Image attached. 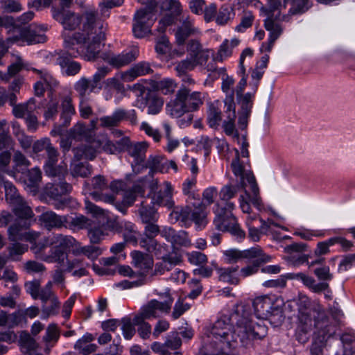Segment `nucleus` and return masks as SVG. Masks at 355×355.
Instances as JSON below:
<instances>
[{"label": "nucleus", "instance_id": "nucleus-1", "mask_svg": "<svg viewBox=\"0 0 355 355\" xmlns=\"http://www.w3.org/2000/svg\"><path fill=\"white\" fill-rule=\"evenodd\" d=\"M250 316V311L245 306L238 304L229 315H223L214 323L210 331L211 355H232L230 352L237 347L239 340L248 347L253 340L266 336L267 327L253 322Z\"/></svg>", "mask_w": 355, "mask_h": 355}, {"label": "nucleus", "instance_id": "nucleus-2", "mask_svg": "<svg viewBox=\"0 0 355 355\" xmlns=\"http://www.w3.org/2000/svg\"><path fill=\"white\" fill-rule=\"evenodd\" d=\"M56 19L63 26L62 37L67 54L76 58L85 50V58L94 60L99 56L102 44L105 40L107 24L98 17L96 12L87 11L84 15L82 33H71L80 24L82 19L78 15L69 10H62L57 15Z\"/></svg>", "mask_w": 355, "mask_h": 355}, {"label": "nucleus", "instance_id": "nucleus-3", "mask_svg": "<svg viewBox=\"0 0 355 355\" xmlns=\"http://www.w3.org/2000/svg\"><path fill=\"white\" fill-rule=\"evenodd\" d=\"M297 304L298 314L296 339L301 343H306L310 332L314 329L311 352L312 355H322L323 347L327 340L336 333V327L320 306H311L308 297H300Z\"/></svg>", "mask_w": 355, "mask_h": 355}, {"label": "nucleus", "instance_id": "nucleus-4", "mask_svg": "<svg viewBox=\"0 0 355 355\" xmlns=\"http://www.w3.org/2000/svg\"><path fill=\"white\" fill-rule=\"evenodd\" d=\"M241 188H243L241 183L223 186L219 192L220 199L213 208L215 214L214 224L216 229L222 232H229L240 240L245 238V234L241 229L232 214L236 205L232 199L236 197Z\"/></svg>", "mask_w": 355, "mask_h": 355}, {"label": "nucleus", "instance_id": "nucleus-5", "mask_svg": "<svg viewBox=\"0 0 355 355\" xmlns=\"http://www.w3.org/2000/svg\"><path fill=\"white\" fill-rule=\"evenodd\" d=\"M196 184L195 175L183 182L182 189L183 194L187 196V205L175 207L171 215L185 225H189L193 222L198 228L201 229L207 223V212L205 211V204L194 191Z\"/></svg>", "mask_w": 355, "mask_h": 355}, {"label": "nucleus", "instance_id": "nucleus-6", "mask_svg": "<svg viewBox=\"0 0 355 355\" xmlns=\"http://www.w3.org/2000/svg\"><path fill=\"white\" fill-rule=\"evenodd\" d=\"M205 94L200 92H191L186 87L178 89L175 98L166 105L168 114L178 118L186 112H191L199 109L203 104Z\"/></svg>", "mask_w": 355, "mask_h": 355}, {"label": "nucleus", "instance_id": "nucleus-7", "mask_svg": "<svg viewBox=\"0 0 355 355\" xmlns=\"http://www.w3.org/2000/svg\"><path fill=\"white\" fill-rule=\"evenodd\" d=\"M144 8L139 9L135 15L132 31L137 38H143L150 33L155 21L154 10L157 6L155 0H138Z\"/></svg>", "mask_w": 355, "mask_h": 355}, {"label": "nucleus", "instance_id": "nucleus-8", "mask_svg": "<svg viewBox=\"0 0 355 355\" xmlns=\"http://www.w3.org/2000/svg\"><path fill=\"white\" fill-rule=\"evenodd\" d=\"M0 184H3L5 189L6 200L12 207L15 214L19 218H32L34 214L27 202L19 193L14 184L6 181L0 175Z\"/></svg>", "mask_w": 355, "mask_h": 355}, {"label": "nucleus", "instance_id": "nucleus-9", "mask_svg": "<svg viewBox=\"0 0 355 355\" xmlns=\"http://www.w3.org/2000/svg\"><path fill=\"white\" fill-rule=\"evenodd\" d=\"M17 33L9 36L6 39V43L26 42L28 45L44 43L46 40L45 32L46 27L44 25L32 24L28 26L23 27L21 30H17Z\"/></svg>", "mask_w": 355, "mask_h": 355}, {"label": "nucleus", "instance_id": "nucleus-10", "mask_svg": "<svg viewBox=\"0 0 355 355\" xmlns=\"http://www.w3.org/2000/svg\"><path fill=\"white\" fill-rule=\"evenodd\" d=\"M252 306L257 318L268 319L272 322V318L276 316L277 317L278 322H282V311L278 307H273L272 302L270 297L267 295L257 297L252 302Z\"/></svg>", "mask_w": 355, "mask_h": 355}, {"label": "nucleus", "instance_id": "nucleus-11", "mask_svg": "<svg viewBox=\"0 0 355 355\" xmlns=\"http://www.w3.org/2000/svg\"><path fill=\"white\" fill-rule=\"evenodd\" d=\"M31 218H19L10 225L8 230V239L10 241H26L32 245L40 236V233L35 231L22 232V230L28 229L31 225Z\"/></svg>", "mask_w": 355, "mask_h": 355}, {"label": "nucleus", "instance_id": "nucleus-12", "mask_svg": "<svg viewBox=\"0 0 355 355\" xmlns=\"http://www.w3.org/2000/svg\"><path fill=\"white\" fill-rule=\"evenodd\" d=\"M173 302V298L169 293H164V300L159 302L157 300H151L141 309L139 315L145 320L156 318L162 313H168Z\"/></svg>", "mask_w": 355, "mask_h": 355}, {"label": "nucleus", "instance_id": "nucleus-13", "mask_svg": "<svg viewBox=\"0 0 355 355\" xmlns=\"http://www.w3.org/2000/svg\"><path fill=\"white\" fill-rule=\"evenodd\" d=\"M280 21H288V16L282 15V18H274L273 17H267L264 20V28L269 32L268 39L266 42H263L261 51L270 52L275 41L282 34L284 28L280 24Z\"/></svg>", "mask_w": 355, "mask_h": 355}, {"label": "nucleus", "instance_id": "nucleus-14", "mask_svg": "<svg viewBox=\"0 0 355 355\" xmlns=\"http://www.w3.org/2000/svg\"><path fill=\"white\" fill-rule=\"evenodd\" d=\"M119 144L123 146V150L134 159L132 166L134 164L140 166L145 162L146 153L148 148V144L146 141L132 143L129 138L123 137L119 141Z\"/></svg>", "mask_w": 355, "mask_h": 355}, {"label": "nucleus", "instance_id": "nucleus-15", "mask_svg": "<svg viewBox=\"0 0 355 355\" xmlns=\"http://www.w3.org/2000/svg\"><path fill=\"white\" fill-rule=\"evenodd\" d=\"M101 146V141L95 137L87 140L85 144H82L72 149L74 159L77 161L83 159L92 160L96 157Z\"/></svg>", "mask_w": 355, "mask_h": 355}, {"label": "nucleus", "instance_id": "nucleus-16", "mask_svg": "<svg viewBox=\"0 0 355 355\" xmlns=\"http://www.w3.org/2000/svg\"><path fill=\"white\" fill-rule=\"evenodd\" d=\"M75 243L76 239L71 236L54 234L44 238L43 241L33 243L31 250L37 254L49 245H58L60 246L71 247L73 246Z\"/></svg>", "mask_w": 355, "mask_h": 355}, {"label": "nucleus", "instance_id": "nucleus-17", "mask_svg": "<svg viewBox=\"0 0 355 355\" xmlns=\"http://www.w3.org/2000/svg\"><path fill=\"white\" fill-rule=\"evenodd\" d=\"M132 265L138 274L144 277L153 269L154 259L152 255L139 250H133L130 253Z\"/></svg>", "mask_w": 355, "mask_h": 355}, {"label": "nucleus", "instance_id": "nucleus-18", "mask_svg": "<svg viewBox=\"0 0 355 355\" xmlns=\"http://www.w3.org/2000/svg\"><path fill=\"white\" fill-rule=\"evenodd\" d=\"M335 244H339L345 252L349 251L354 246L352 241L347 240L343 236H334L325 241L318 242L314 250V254L318 257L327 254L330 252V247Z\"/></svg>", "mask_w": 355, "mask_h": 355}, {"label": "nucleus", "instance_id": "nucleus-19", "mask_svg": "<svg viewBox=\"0 0 355 355\" xmlns=\"http://www.w3.org/2000/svg\"><path fill=\"white\" fill-rule=\"evenodd\" d=\"M72 191V186L65 180H54L47 183L43 190L44 195L55 200H59L63 196Z\"/></svg>", "mask_w": 355, "mask_h": 355}, {"label": "nucleus", "instance_id": "nucleus-20", "mask_svg": "<svg viewBox=\"0 0 355 355\" xmlns=\"http://www.w3.org/2000/svg\"><path fill=\"white\" fill-rule=\"evenodd\" d=\"M139 55V51L135 48L128 51H123L119 54L104 55L102 58L115 68H120L129 64L135 60Z\"/></svg>", "mask_w": 355, "mask_h": 355}, {"label": "nucleus", "instance_id": "nucleus-21", "mask_svg": "<svg viewBox=\"0 0 355 355\" xmlns=\"http://www.w3.org/2000/svg\"><path fill=\"white\" fill-rule=\"evenodd\" d=\"M173 190L171 182H164L159 191L153 196V200L154 203L168 208H172L175 205L173 200Z\"/></svg>", "mask_w": 355, "mask_h": 355}, {"label": "nucleus", "instance_id": "nucleus-22", "mask_svg": "<svg viewBox=\"0 0 355 355\" xmlns=\"http://www.w3.org/2000/svg\"><path fill=\"white\" fill-rule=\"evenodd\" d=\"M288 277L291 279L301 281L306 287L313 293H321L329 288L327 282H316L313 277L306 275L303 272L290 273Z\"/></svg>", "mask_w": 355, "mask_h": 355}, {"label": "nucleus", "instance_id": "nucleus-23", "mask_svg": "<svg viewBox=\"0 0 355 355\" xmlns=\"http://www.w3.org/2000/svg\"><path fill=\"white\" fill-rule=\"evenodd\" d=\"M248 187L243 188L246 198L259 210L263 208V205L259 196V188L253 174H248L246 177Z\"/></svg>", "mask_w": 355, "mask_h": 355}, {"label": "nucleus", "instance_id": "nucleus-24", "mask_svg": "<svg viewBox=\"0 0 355 355\" xmlns=\"http://www.w3.org/2000/svg\"><path fill=\"white\" fill-rule=\"evenodd\" d=\"M7 250L8 254L7 256H2L0 254V268H2L8 261V260L19 261L21 256L28 251V246L26 244H23L17 241H12Z\"/></svg>", "mask_w": 355, "mask_h": 355}, {"label": "nucleus", "instance_id": "nucleus-25", "mask_svg": "<svg viewBox=\"0 0 355 355\" xmlns=\"http://www.w3.org/2000/svg\"><path fill=\"white\" fill-rule=\"evenodd\" d=\"M162 8L168 10L170 13L166 14L160 21L167 26L173 24L182 11L179 0H164Z\"/></svg>", "mask_w": 355, "mask_h": 355}, {"label": "nucleus", "instance_id": "nucleus-26", "mask_svg": "<svg viewBox=\"0 0 355 355\" xmlns=\"http://www.w3.org/2000/svg\"><path fill=\"white\" fill-rule=\"evenodd\" d=\"M196 32L198 30L193 26V21L189 17L183 19L182 25L177 28L175 33L177 44L184 45L186 40Z\"/></svg>", "mask_w": 355, "mask_h": 355}, {"label": "nucleus", "instance_id": "nucleus-27", "mask_svg": "<svg viewBox=\"0 0 355 355\" xmlns=\"http://www.w3.org/2000/svg\"><path fill=\"white\" fill-rule=\"evenodd\" d=\"M60 120L62 125L67 127L71 121V117L76 113L75 107L72 103V98L69 95H64L60 98Z\"/></svg>", "mask_w": 355, "mask_h": 355}, {"label": "nucleus", "instance_id": "nucleus-28", "mask_svg": "<svg viewBox=\"0 0 355 355\" xmlns=\"http://www.w3.org/2000/svg\"><path fill=\"white\" fill-rule=\"evenodd\" d=\"M40 220L49 230L54 227L60 228L64 226L67 222L65 216L57 215L52 211H48L42 213L40 216Z\"/></svg>", "mask_w": 355, "mask_h": 355}, {"label": "nucleus", "instance_id": "nucleus-29", "mask_svg": "<svg viewBox=\"0 0 355 355\" xmlns=\"http://www.w3.org/2000/svg\"><path fill=\"white\" fill-rule=\"evenodd\" d=\"M69 138L76 141H87L94 137V131L85 123L78 122L70 128Z\"/></svg>", "mask_w": 355, "mask_h": 355}, {"label": "nucleus", "instance_id": "nucleus-30", "mask_svg": "<svg viewBox=\"0 0 355 355\" xmlns=\"http://www.w3.org/2000/svg\"><path fill=\"white\" fill-rule=\"evenodd\" d=\"M56 62L60 67L62 73L67 76H75L81 69V64L79 62L64 55L59 56Z\"/></svg>", "mask_w": 355, "mask_h": 355}, {"label": "nucleus", "instance_id": "nucleus-31", "mask_svg": "<svg viewBox=\"0 0 355 355\" xmlns=\"http://www.w3.org/2000/svg\"><path fill=\"white\" fill-rule=\"evenodd\" d=\"M80 100L87 101L91 93H98L90 80L86 77H81L73 85Z\"/></svg>", "mask_w": 355, "mask_h": 355}, {"label": "nucleus", "instance_id": "nucleus-32", "mask_svg": "<svg viewBox=\"0 0 355 355\" xmlns=\"http://www.w3.org/2000/svg\"><path fill=\"white\" fill-rule=\"evenodd\" d=\"M94 340L92 334L87 333L78 339L74 344V349L82 355H89L96 351L98 347L94 343H90Z\"/></svg>", "mask_w": 355, "mask_h": 355}, {"label": "nucleus", "instance_id": "nucleus-33", "mask_svg": "<svg viewBox=\"0 0 355 355\" xmlns=\"http://www.w3.org/2000/svg\"><path fill=\"white\" fill-rule=\"evenodd\" d=\"M71 248V247L60 246L58 245H53V247L50 250V254L46 255L44 260L48 263H56L60 266L65 265L66 261L68 258V254L64 251Z\"/></svg>", "mask_w": 355, "mask_h": 355}, {"label": "nucleus", "instance_id": "nucleus-34", "mask_svg": "<svg viewBox=\"0 0 355 355\" xmlns=\"http://www.w3.org/2000/svg\"><path fill=\"white\" fill-rule=\"evenodd\" d=\"M221 119L220 102L216 100L214 102L208 103L207 120L209 127L211 128H217Z\"/></svg>", "mask_w": 355, "mask_h": 355}, {"label": "nucleus", "instance_id": "nucleus-35", "mask_svg": "<svg viewBox=\"0 0 355 355\" xmlns=\"http://www.w3.org/2000/svg\"><path fill=\"white\" fill-rule=\"evenodd\" d=\"M238 270L239 266L216 268L219 280L233 285H237L240 282Z\"/></svg>", "mask_w": 355, "mask_h": 355}, {"label": "nucleus", "instance_id": "nucleus-36", "mask_svg": "<svg viewBox=\"0 0 355 355\" xmlns=\"http://www.w3.org/2000/svg\"><path fill=\"white\" fill-rule=\"evenodd\" d=\"M153 69L150 68V64L146 62H139L135 64L129 70L124 73V78H127L128 81H132L135 78L145 76L153 73Z\"/></svg>", "mask_w": 355, "mask_h": 355}, {"label": "nucleus", "instance_id": "nucleus-37", "mask_svg": "<svg viewBox=\"0 0 355 355\" xmlns=\"http://www.w3.org/2000/svg\"><path fill=\"white\" fill-rule=\"evenodd\" d=\"M119 233H122L124 241L132 243L134 245L138 244L137 232L135 225L130 221L123 220L121 225V230Z\"/></svg>", "mask_w": 355, "mask_h": 355}, {"label": "nucleus", "instance_id": "nucleus-38", "mask_svg": "<svg viewBox=\"0 0 355 355\" xmlns=\"http://www.w3.org/2000/svg\"><path fill=\"white\" fill-rule=\"evenodd\" d=\"M180 259L177 257L166 255L162 257V261L157 262L155 265L153 275H159L165 272V271L171 270L173 267L178 265Z\"/></svg>", "mask_w": 355, "mask_h": 355}, {"label": "nucleus", "instance_id": "nucleus-39", "mask_svg": "<svg viewBox=\"0 0 355 355\" xmlns=\"http://www.w3.org/2000/svg\"><path fill=\"white\" fill-rule=\"evenodd\" d=\"M235 16L233 8L223 4L217 11L215 22L218 26H225L232 22Z\"/></svg>", "mask_w": 355, "mask_h": 355}, {"label": "nucleus", "instance_id": "nucleus-40", "mask_svg": "<svg viewBox=\"0 0 355 355\" xmlns=\"http://www.w3.org/2000/svg\"><path fill=\"white\" fill-rule=\"evenodd\" d=\"M125 114L123 109H116L111 115L104 116L100 118L101 126L107 128H112L118 126L123 121Z\"/></svg>", "mask_w": 355, "mask_h": 355}, {"label": "nucleus", "instance_id": "nucleus-41", "mask_svg": "<svg viewBox=\"0 0 355 355\" xmlns=\"http://www.w3.org/2000/svg\"><path fill=\"white\" fill-rule=\"evenodd\" d=\"M164 105L162 98L155 94H148L145 98V104L144 106L140 105L139 107L144 110V107H147V113L148 114H157L162 110Z\"/></svg>", "mask_w": 355, "mask_h": 355}, {"label": "nucleus", "instance_id": "nucleus-42", "mask_svg": "<svg viewBox=\"0 0 355 355\" xmlns=\"http://www.w3.org/2000/svg\"><path fill=\"white\" fill-rule=\"evenodd\" d=\"M24 180L25 184L30 189L31 191L36 192L39 184L42 181V171L39 167H34L28 170Z\"/></svg>", "mask_w": 355, "mask_h": 355}, {"label": "nucleus", "instance_id": "nucleus-43", "mask_svg": "<svg viewBox=\"0 0 355 355\" xmlns=\"http://www.w3.org/2000/svg\"><path fill=\"white\" fill-rule=\"evenodd\" d=\"M242 259H254V263H266L270 260V257L265 254L262 250L257 246L241 251Z\"/></svg>", "mask_w": 355, "mask_h": 355}, {"label": "nucleus", "instance_id": "nucleus-44", "mask_svg": "<svg viewBox=\"0 0 355 355\" xmlns=\"http://www.w3.org/2000/svg\"><path fill=\"white\" fill-rule=\"evenodd\" d=\"M288 1L281 2L279 0H268L267 7L263 9L266 17L272 16L274 18H282L281 11L286 8Z\"/></svg>", "mask_w": 355, "mask_h": 355}, {"label": "nucleus", "instance_id": "nucleus-45", "mask_svg": "<svg viewBox=\"0 0 355 355\" xmlns=\"http://www.w3.org/2000/svg\"><path fill=\"white\" fill-rule=\"evenodd\" d=\"M71 175L76 177L86 178L92 173V166L87 162H78L74 158L71 163Z\"/></svg>", "mask_w": 355, "mask_h": 355}, {"label": "nucleus", "instance_id": "nucleus-46", "mask_svg": "<svg viewBox=\"0 0 355 355\" xmlns=\"http://www.w3.org/2000/svg\"><path fill=\"white\" fill-rule=\"evenodd\" d=\"M233 173L235 175L240 177V183L243 188L248 187L247 175L253 174L252 171L245 172L243 166L240 162L239 156V150H236V157L231 164Z\"/></svg>", "mask_w": 355, "mask_h": 355}, {"label": "nucleus", "instance_id": "nucleus-47", "mask_svg": "<svg viewBox=\"0 0 355 355\" xmlns=\"http://www.w3.org/2000/svg\"><path fill=\"white\" fill-rule=\"evenodd\" d=\"M44 170L46 175L58 180H65V176L67 175V166L64 163L60 164L57 163L50 166H44Z\"/></svg>", "mask_w": 355, "mask_h": 355}, {"label": "nucleus", "instance_id": "nucleus-48", "mask_svg": "<svg viewBox=\"0 0 355 355\" xmlns=\"http://www.w3.org/2000/svg\"><path fill=\"white\" fill-rule=\"evenodd\" d=\"M60 336V331L58 325L55 323H51L46 327L45 334L42 339L47 345L53 347L57 343Z\"/></svg>", "mask_w": 355, "mask_h": 355}, {"label": "nucleus", "instance_id": "nucleus-49", "mask_svg": "<svg viewBox=\"0 0 355 355\" xmlns=\"http://www.w3.org/2000/svg\"><path fill=\"white\" fill-rule=\"evenodd\" d=\"M255 92H247L243 96H238L237 101L239 105L238 112L251 114Z\"/></svg>", "mask_w": 355, "mask_h": 355}, {"label": "nucleus", "instance_id": "nucleus-50", "mask_svg": "<svg viewBox=\"0 0 355 355\" xmlns=\"http://www.w3.org/2000/svg\"><path fill=\"white\" fill-rule=\"evenodd\" d=\"M110 69L107 66L99 67L92 78L89 79L98 92L102 89V81L110 73Z\"/></svg>", "mask_w": 355, "mask_h": 355}, {"label": "nucleus", "instance_id": "nucleus-51", "mask_svg": "<svg viewBox=\"0 0 355 355\" xmlns=\"http://www.w3.org/2000/svg\"><path fill=\"white\" fill-rule=\"evenodd\" d=\"M177 85L175 82L169 78H164L160 80L155 81L154 87L164 95L174 92Z\"/></svg>", "mask_w": 355, "mask_h": 355}, {"label": "nucleus", "instance_id": "nucleus-52", "mask_svg": "<svg viewBox=\"0 0 355 355\" xmlns=\"http://www.w3.org/2000/svg\"><path fill=\"white\" fill-rule=\"evenodd\" d=\"M31 68L29 64L26 62L21 56L16 55L13 62L8 67L7 74L9 75V80L23 69L31 70Z\"/></svg>", "mask_w": 355, "mask_h": 355}, {"label": "nucleus", "instance_id": "nucleus-53", "mask_svg": "<svg viewBox=\"0 0 355 355\" xmlns=\"http://www.w3.org/2000/svg\"><path fill=\"white\" fill-rule=\"evenodd\" d=\"M164 157L161 155H150L144 164H141L145 168H150L151 172H162L164 171Z\"/></svg>", "mask_w": 355, "mask_h": 355}, {"label": "nucleus", "instance_id": "nucleus-54", "mask_svg": "<svg viewBox=\"0 0 355 355\" xmlns=\"http://www.w3.org/2000/svg\"><path fill=\"white\" fill-rule=\"evenodd\" d=\"M138 211L140 218L144 224L157 220L158 215L157 211L152 206H144L142 202L141 207L139 209Z\"/></svg>", "mask_w": 355, "mask_h": 355}, {"label": "nucleus", "instance_id": "nucleus-55", "mask_svg": "<svg viewBox=\"0 0 355 355\" xmlns=\"http://www.w3.org/2000/svg\"><path fill=\"white\" fill-rule=\"evenodd\" d=\"M31 71L40 76L41 80L44 83L46 88H49L50 90H53L58 87V82L46 69L31 68Z\"/></svg>", "mask_w": 355, "mask_h": 355}, {"label": "nucleus", "instance_id": "nucleus-56", "mask_svg": "<svg viewBox=\"0 0 355 355\" xmlns=\"http://www.w3.org/2000/svg\"><path fill=\"white\" fill-rule=\"evenodd\" d=\"M134 324L137 327L138 334L142 339L149 338L151 334V326L148 322H145V319L136 316L134 318Z\"/></svg>", "mask_w": 355, "mask_h": 355}, {"label": "nucleus", "instance_id": "nucleus-57", "mask_svg": "<svg viewBox=\"0 0 355 355\" xmlns=\"http://www.w3.org/2000/svg\"><path fill=\"white\" fill-rule=\"evenodd\" d=\"M138 243L140 247L148 253L154 252L159 250V244L154 237L141 235Z\"/></svg>", "mask_w": 355, "mask_h": 355}, {"label": "nucleus", "instance_id": "nucleus-58", "mask_svg": "<svg viewBox=\"0 0 355 355\" xmlns=\"http://www.w3.org/2000/svg\"><path fill=\"white\" fill-rule=\"evenodd\" d=\"M51 305L46 306V304H44L42 306V319H47L51 315H55L58 313L60 303L58 297H54L50 300Z\"/></svg>", "mask_w": 355, "mask_h": 355}, {"label": "nucleus", "instance_id": "nucleus-59", "mask_svg": "<svg viewBox=\"0 0 355 355\" xmlns=\"http://www.w3.org/2000/svg\"><path fill=\"white\" fill-rule=\"evenodd\" d=\"M222 83H221V89L222 91L226 94L227 96L230 98L232 101L234 99V83L235 80L232 76L229 75H223L221 77Z\"/></svg>", "mask_w": 355, "mask_h": 355}, {"label": "nucleus", "instance_id": "nucleus-60", "mask_svg": "<svg viewBox=\"0 0 355 355\" xmlns=\"http://www.w3.org/2000/svg\"><path fill=\"white\" fill-rule=\"evenodd\" d=\"M51 145V140L46 137L35 141L33 144L32 152L30 153V156L33 158L36 157L41 152L44 150L46 152Z\"/></svg>", "mask_w": 355, "mask_h": 355}, {"label": "nucleus", "instance_id": "nucleus-61", "mask_svg": "<svg viewBox=\"0 0 355 355\" xmlns=\"http://www.w3.org/2000/svg\"><path fill=\"white\" fill-rule=\"evenodd\" d=\"M33 17L34 12L32 11L24 12L20 17L15 19V24L12 26V29H9L8 33H10L12 32V35L17 34V30H21L22 28H20V26L29 22Z\"/></svg>", "mask_w": 355, "mask_h": 355}, {"label": "nucleus", "instance_id": "nucleus-62", "mask_svg": "<svg viewBox=\"0 0 355 355\" xmlns=\"http://www.w3.org/2000/svg\"><path fill=\"white\" fill-rule=\"evenodd\" d=\"M310 7L307 0H293L291 7L288 10V15L302 14L306 12Z\"/></svg>", "mask_w": 355, "mask_h": 355}, {"label": "nucleus", "instance_id": "nucleus-63", "mask_svg": "<svg viewBox=\"0 0 355 355\" xmlns=\"http://www.w3.org/2000/svg\"><path fill=\"white\" fill-rule=\"evenodd\" d=\"M121 330L123 337L126 340H130L135 334V325L129 318H123L121 320Z\"/></svg>", "mask_w": 355, "mask_h": 355}, {"label": "nucleus", "instance_id": "nucleus-64", "mask_svg": "<svg viewBox=\"0 0 355 355\" xmlns=\"http://www.w3.org/2000/svg\"><path fill=\"white\" fill-rule=\"evenodd\" d=\"M236 119V113L234 111L227 115V120L223 122V127L227 135L238 137L239 134L235 129L234 121Z\"/></svg>", "mask_w": 355, "mask_h": 355}]
</instances>
